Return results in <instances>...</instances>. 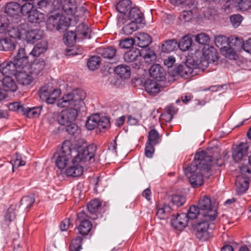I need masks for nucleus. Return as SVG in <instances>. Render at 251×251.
Segmentation results:
<instances>
[{
	"instance_id": "nucleus-27",
	"label": "nucleus",
	"mask_w": 251,
	"mask_h": 251,
	"mask_svg": "<svg viewBox=\"0 0 251 251\" xmlns=\"http://www.w3.org/2000/svg\"><path fill=\"white\" fill-rule=\"evenodd\" d=\"M16 76L19 83L23 85H29L33 81L32 76L23 70H19Z\"/></svg>"
},
{
	"instance_id": "nucleus-39",
	"label": "nucleus",
	"mask_w": 251,
	"mask_h": 251,
	"mask_svg": "<svg viewBox=\"0 0 251 251\" xmlns=\"http://www.w3.org/2000/svg\"><path fill=\"white\" fill-rule=\"evenodd\" d=\"M15 44L11 39L6 38L0 39V50L8 51L15 49Z\"/></svg>"
},
{
	"instance_id": "nucleus-38",
	"label": "nucleus",
	"mask_w": 251,
	"mask_h": 251,
	"mask_svg": "<svg viewBox=\"0 0 251 251\" xmlns=\"http://www.w3.org/2000/svg\"><path fill=\"white\" fill-rule=\"evenodd\" d=\"M177 47V42L176 39L168 40L162 45L161 50L164 52L169 53L174 51Z\"/></svg>"
},
{
	"instance_id": "nucleus-61",
	"label": "nucleus",
	"mask_w": 251,
	"mask_h": 251,
	"mask_svg": "<svg viewBox=\"0 0 251 251\" xmlns=\"http://www.w3.org/2000/svg\"><path fill=\"white\" fill-rule=\"evenodd\" d=\"M7 34L12 38H20L21 36V31L19 27H10L7 31Z\"/></svg>"
},
{
	"instance_id": "nucleus-17",
	"label": "nucleus",
	"mask_w": 251,
	"mask_h": 251,
	"mask_svg": "<svg viewBox=\"0 0 251 251\" xmlns=\"http://www.w3.org/2000/svg\"><path fill=\"white\" fill-rule=\"evenodd\" d=\"M150 76L158 81H161L165 78V72L159 64H153L149 71Z\"/></svg>"
},
{
	"instance_id": "nucleus-52",
	"label": "nucleus",
	"mask_w": 251,
	"mask_h": 251,
	"mask_svg": "<svg viewBox=\"0 0 251 251\" xmlns=\"http://www.w3.org/2000/svg\"><path fill=\"white\" fill-rule=\"evenodd\" d=\"M229 38H226L224 36L219 35L216 37L215 43L216 46L221 50L225 47L229 46Z\"/></svg>"
},
{
	"instance_id": "nucleus-30",
	"label": "nucleus",
	"mask_w": 251,
	"mask_h": 251,
	"mask_svg": "<svg viewBox=\"0 0 251 251\" xmlns=\"http://www.w3.org/2000/svg\"><path fill=\"white\" fill-rule=\"evenodd\" d=\"M45 14L40 12L36 9H33L29 12L28 15L27 20L31 23H40L43 22L45 19Z\"/></svg>"
},
{
	"instance_id": "nucleus-23",
	"label": "nucleus",
	"mask_w": 251,
	"mask_h": 251,
	"mask_svg": "<svg viewBox=\"0 0 251 251\" xmlns=\"http://www.w3.org/2000/svg\"><path fill=\"white\" fill-rule=\"evenodd\" d=\"M1 86L3 90L7 92H15L18 88L16 81L10 76H6L2 79Z\"/></svg>"
},
{
	"instance_id": "nucleus-7",
	"label": "nucleus",
	"mask_w": 251,
	"mask_h": 251,
	"mask_svg": "<svg viewBox=\"0 0 251 251\" xmlns=\"http://www.w3.org/2000/svg\"><path fill=\"white\" fill-rule=\"evenodd\" d=\"M72 149L65 143L62 144L61 149L55 153L53 158H55V165L59 169H64L72 159Z\"/></svg>"
},
{
	"instance_id": "nucleus-21",
	"label": "nucleus",
	"mask_w": 251,
	"mask_h": 251,
	"mask_svg": "<svg viewBox=\"0 0 251 251\" xmlns=\"http://www.w3.org/2000/svg\"><path fill=\"white\" fill-rule=\"evenodd\" d=\"M131 5L132 1L130 0H122L117 3L116 9L121 14L122 18L125 19L124 17L126 16L128 10H130Z\"/></svg>"
},
{
	"instance_id": "nucleus-4",
	"label": "nucleus",
	"mask_w": 251,
	"mask_h": 251,
	"mask_svg": "<svg viewBox=\"0 0 251 251\" xmlns=\"http://www.w3.org/2000/svg\"><path fill=\"white\" fill-rule=\"evenodd\" d=\"M202 217L209 221H214L217 216V209L212 204L211 198L206 195L201 197L198 203Z\"/></svg>"
},
{
	"instance_id": "nucleus-29",
	"label": "nucleus",
	"mask_w": 251,
	"mask_h": 251,
	"mask_svg": "<svg viewBox=\"0 0 251 251\" xmlns=\"http://www.w3.org/2000/svg\"><path fill=\"white\" fill-rule=\"evenodd\" d=\"M48 47V42L46 40H41L34 46L30 54L34 56L38 57L47 50Z\"/></svg>"
},
{
	"instance_id": "nucleus-33",
	"label": "nucleus",
	"mask_w": 251,
	"mask_h": 251,
	"mask_svg": "<svg viewBox=\"0 0 251 251\" xmlns=\"http://www.w3.org/2000/svg\"><path fill=\"white\" fill-rule=\"evenodd\" d=\"M92 224L89 220H83L80 222L79 225L77 227V234L85 236L90 232Z\"/></svg>"
},
{
	"instance_id": "nucleus-8",
	"label": "nucleus",
	"mask_w": 251,
	"mask_h": 251,
	"mask_svg": "<svg viewBox=\"0 0 251 251\" xmlns=\"http://www.w3.org/2000/svg\"><path fill=\"white\" fill-rule=\"evenodd\" d=\"M125 62L132 63V67L134 69L144 68V65L142 62L141 52L139 49L133 48L124 54Z\"/></svg>"
},
{
	"instance_id": "nucleus-41",
	"label": "nucleus",
	"mask_w": 251,
	"mask_h": 251,
	"mask_svg": "<svg viewBox=\"0 0 251 251\" xmlns=\"http://www.w3.org/2000/svg\"><path fill=\"white\" fill-rule=\"evenodd\" d=\"M63 39L66 45L73 47L76 42V34L73 31H67L64 34Z\"/></svg>"
},
{
	"instance_id": "nucleus-64",
	"label": "nucleus",
	"mask_w": 251,
	"mask_h": 251,
	"mask_svg": "<svg viewBox=\"0 0 251 251\" xmlns=\"http://www.w3.org/2000/svg\"><path fill=\"white\" fill-rule=\"evenodd\" d=\"M196 41L200 44L207 46L206 44L209 43L210 38L206 34L201 33L196 36Z\"/></svg>"
},
{
	"instance_id": "nucleus-46",
	"label": "nucleus",
	"mask_w": 251,
	"mask_h": 251,
	"mask_svg": "<svg viewBox=\"0 0 251 251\" xmlns=\"http://www.w3.org/2000/svg\"><path fill=\"white\" fill-rule=\"evenodd\" d=\"M83 240V238L80 236L72 240L70 245V251H80L82 249Z\"/></svg>"
},
{
	"instance_id": "nucleus-28",
	"label": "nucleus",
	"mask_w": 251,
	"mask_h": 251,
	"mask_svg": "<svg viewBox=\"0 0 251 251\" xmlns=\"http://www.w3.org/2000/svg\"><path fill=\"white\" fill-rule=\"evenodd\" d=\"M5 12L11 17L18 16L20 13V4L17 2L8 3L5 7Z\"/></svg>"
},
{
	"instance_id": "nucleus-58",
	"label": "nucleus",
	"mask_w": 251,
	"mask_h": 251,
	"mask_svg": "<svg viewBox=\"0 0 251 251\" xmlns=\"http://www.w3.org/2000/svg\"><path fill=\"white\" fill-rule=\"evenodd\" d=\"M9 25V21L6 16H0V33H6Z\"/></svg>"
},
{
	"instance_id": "nucleus-31",
	"label": "nucleus",
	"mask_w": 251,
	"mask_h": 251,
	"mask_svg": "<svg viewBox=\"0 0 251 251\" xmlns=\"http://www.w3.org/2000/svg\"><path fill=\"white\" fill-rule=\"evenodd\" d=\"M45 61L42 58L36 59L30 65L31 72L34 75H39L45 68Z\"/></svg>"
},
{
	"instance_id": "nucleus-9",
	"label": "nucleus",
	"mask_w": 251,
	"mask_h": 251,
	"mask_svg": "<svg viewBox=\"0 0 251 251\" xmlns=\"http://www.w3.org/2000/svg\"><path fill=\"white\" fill-rule=\"evenodd\" d=\"M201 219V221L197 223L195 227L197 230L196 236L200 240H205L208 237V234L210 233L209 230L214 228V225L212 223L214 221H209L203 217Z\"/></svg>"
},
{
	"instance_id": "nucleus-32",
	"label": "nucleus",
	"mask_w": 251,
	"mask_h": 251,
	"mask_svg": "<svg viewBox=\"0 0 251 251\" xmlns=\"http://www.w3.org/2000/svg\"><path fill=\"white\" fill-rule=\"evenodd\" d=\"M114 71L117 75L124 79L129 77L131 74L130 68L123 64L117 66L115 68Z\"/></svg>"
},
{
	"instance_id": "nucleus-49",
	"label": "nucleus",
	"mask_w": 251,
	"mask_h": 251,
	"mask_svg": "<svg viewBox=\"0 0 251 251\" xmlns=\"http://www.w3.org/2000/svg\"><path fill=\"white\" fill-rule=\"evenodd\" d=\"M221 53L226 57L230 59H236L237 57L236 51L231 47L227 46L222 49Z\"/></svg>"
},
{
	"instance_id": "nucleus-20",
	"label": "nucleus",
	"mask_w": 251,
	"mask_h": 251,
	"mask_svg": "<svg viewBox=\"0 0 251 251\" xmlns=\"http://www.w3.org/2000/svg\"><path fill=\"white\" fill-rule=\"evenodd\" d=\"M146 92L151 96H155L160 92V87L155 81L148 79L144 83Z\"/></svg>"
},
{
	"instance_id": "nucleus-36",
	"label": "nucleus",
	"mask_w": 251,
	"mask_h": 251,
	"mask_svg": "<svg viewBox=\"0 0 251 251\" xmlns=\"http://www.w3.org/2000/svg\"><path fill=\"white\" fill-rule=\"evenodd\" d=\"M42 109V106L25 108L23 114L28 118L38 117L40 115Z\"/></svg>"
},
{
	"instance_id": "nucleus-59",
	"label": "nucleus",
	"mask_w": 251,
	"mask_h": 251,
	"mask_svg": "<svg viewBox=\"0 0 251 251\" xmlns=\"http://www.w3.org/2000/svg\"><path fill=\"white\" fill-rule=\"evenodd\" d=\"M11 161V162H13V167H16L18 168L25 164V161L22 160L21 154L17 152L14 154Z\"/></svg>"
},
{
	"instance_id": "nucleus-10",
	"label": "nucleus",
	"mask_w": 251,
	"mask_h": 251,
	"mask_svg": "<svg viewBox=\"0 0 251 251\" xmlns=\"http://www.w3.org/2000/svg\"><path fill=\"white\" fill-rule=\"evenodd\" d=\"M55 11H59L62 14L72 16L76 8L75 0H56L54 1Z\"/></svg>"
},
{
	"instance_id": "nucleus-24",
	"label": "nucleus",
	"mask_w": 251,
	"mask_h": 251,
	"mask_svg": "<svg viewBox=\"0 0 251 251\" xmlns=\"http://www.w3.org/2000/svg\"><path fill=\"white\" fill-rule=\"evenodd\" d=\"M128 18L131 21L141 24L144 20L143 14L137 7H133L128 12Z\"/></svg>"
},
{
	"instance_id": "nucleus-47",
	"label": "nucleus",
	"mask_w": 251,
	"mask_h": 251,
	"mask_svg": "<svg viewBox=\"0 0 251 251\" xmlns=\"http://www.w3.org/2000/svg\"><path fill=\"white\" fill-rule=\"evenodd\" d=\"M138 24L135 22L131 21V22L125 25L123 27L122 31L126 35H130L139 28Z\"/></svg>"
},
{
	"instance_id": "nucleus-45",
	"label": "nucleus",
	"mask_w": 251,
	"mask_h": 251,
	"mask_svg": "<svg viewBox=\"0 0 251 251\" xmlns=\"http://www.w3.org/2000/svg\"><path fill=\"white\" fill-rule=\"evenodd\" d=\"M76 31L78 34L82 35L85 38H90L91 30L88 25L84 23H82L76 27Z\"/></svg>"
},
{
	"instance_id": "nucleus-16",
	"label": "nucleus",
	"mask_w": 251,
	"mask_h": 251,
	"mask_svg": "<svg viewBox=\"0 0 251 251\" xmlns=\"http://www.w3.org/2000/svg\"><path fill=\"white\" fill-rule=\"evenodd\" d=\"M56 0H35L34 6L37 8L42 9L46 13L55 11L54 1Z\"/></svg>"
},
{
	"instance_id": "nucleus-1",
	"label": "nucleus",
	"mask_w": 251,
	"mask_h": 251,
	"mask_svg": "<svg viewBox=\"0 0 251 251\" xmlns=\"http://www.w3.org/2000/svg\"><path fill=\"white\" fill-rule=\"evenodd\" d=\"M86 97L84 91L80 89L74 90L64 95L58 101L57 106L64 108L71 107L61 111L57 117V121L61 125L65 126L73 123L78 116V111L85 106L83 101Z\"/></svg>"
},
{
	"instance_id": "nucleus-55",
	"label": "nucleus",
	"mask_w": 251,
	"mask_h": 251,
	"mask_svg": "<svg viewBox=\"0 0 251 251\" xmlns=\"http://www.w3.org/2000/svg\"><path fill=\"white\" fill-rule=\"evenodd\" d=\"M34 202L35 199L33 197L26 196L22 198L20 203L21 205L23 206V208L26 209L30 208Z\"/></svg>"
},
{
	"instance_id": "nucleus-62",
	"label": "nucleus",
	"mask_w": 251,
	"mask_h": 251,
	"mask_svg": "<svg viewBox=\"0 0 251 251\" xmlns=\"http://www.w3.org/2000/svg\"><path fill=\"white\" fill-rule=\"evenodd\" d=\"M232 3L238 4V6L244 10H247L251 7L250 0H231Z\"/></svg>"
},
{
	"instance_id": "nucleus-57",
	"label": "nucleus",
	"mask_w": 251,
	"mask_h": 251,
	"mask_svg": "<svg viewBox=\"0 0 251 251\" xmlns=\"http://www.w3.org/2000/svg\"><path fill=\"white\" fill-rule=\"evenodd\" d=\"M185 198L181 195H174L172 196L171 201L177 207L182 206L185 202Z\"/></svg>"
},
{
	"instance_id": "nucleus-13",
	"label": "nucleus",
	"mask_w": 251,
	"mask_h": 251,
	"mask_svg": "<svg viewBox=\"0 0 251 251\" xmlns=\"http://www.w3.org/2000/svg\"><path fill=\"white\" fill-rule=\"evenodd\" d=\"M249 147L246 143H241L233 149L232 157L235 162L241 161L247 155Z\"/></svg>"
},
{
	"instance_id": "nucleus-18",
	"label": "nucleus",
	"mask_w": 251,
	"mask_h": 251,
	"mask_svg": "<svg viewBox=\"0 0 251 251\" xmlns=\"http://www.w3.org/2000/svg\"><path fill=\"white\" fill-rule=\"evenodd\" d=\"M250 181L249 177L237 176L235 181L237 192L240 194L246 192L249 188Z\"/></svg>"
},
{
	"instance_id": "nucleus-60",
	"label": "nucleus",
	"mask_w": 251,
	"mask_h": 251,
	"mask_svg": "<svg viewBox=\"0 0 251 251\" xmlns=\"http://www.w3.org/2000/svg\"><path fill=\"white\" fill-rule=\"evenodd\" d=\"M34 4L31 3L30 2H26L22 6L20 5V13L23 15H26L29 14V12L32 10L34 7Z\"/></svg>"
},
{
	"instance_id": "nucleus-44",
	"label": "nucleus",
	"mask_w": 251,
	"mask_h": 251,
	"mask_svg": "<svg viewBox=\"0 0 251 251\" xmlns=\"http://www.w3.org/2000/svg\"><path fill=\"white\" fill-rule=\"evenodd\" d=\"M14 63L18 70H23L29 66L28 56L21 58H14Z\"/></svg>"
},
{
	"instance_id": "nucleus-25",
	"label": "nucleus",
	"mask_w": 251,
	"mask_h": 251,
	"mask_svg": "<svg viewBox=\"0 0 251 251\" xmlns=\"http://www.w3.org/2000/svg\"><path fill=\"white\" fill-rule=\"evenodd\" d=\"M43 31L39 29H31L26 32L25 40L28 43L34 44L43 37Z\"/></svg>"
},
{
	"instance_id": "nucleus-42",
	"label": "nucleus",
	"mask_w": 251,
	"mask_h": 251,
	"mask_svg": "<svg viewBox=\"0 0 251 251\" xmlns=\"http://www.w3.org/2000/svg\"><path fill=\"white\" fill-rule=\"evenodd\" d=\"M201 213V212L200 211V209L198 208V205L196 206L195 205H193L190 207L186 215L188 220H193L198 217H200V218H202V213Z\"/></svg>"
},
{
	"instance_id": "nucleus-19",
	"label": "nucleus",
	"mask_w": 251,
	"mask_h": 251,
	"mask_svg": "<svg viewBox=\"0 0 251 251\" xmlns=\"http://www.w3.org/2000/svg\"><path fill=\"white\" fill-rule=\"evenodd\" d=\"M157 208L156 216L160 219H167L175 214L173 208L168 204H164L161 207L157 206Z\"/></svg>"
},
{
	"instance_id": "nucleus-12",
	"label": "nucleus",
	"mask_w": 251,
	"mask_h": 251,
	"mask_svg": "<svg viewBox=\"0 0 251 251\" xmlns=\"http://www.w3.org/2000/svg\"><path fill=\"white\" fill-rule=\"evenodd\" d=\"M77 158L72 160L71 165L65 170V174L68 176L78 177L83 173L84 168L77 161Z\"/></svg>"
},
{
	"instance_id": "nucleus-56",
	"label": "nucleus",
	"mask_w": 251,
	"mask_h": 251,
	"mask_svg": "<svg viewBox=\"0 0 251 251\" xmlns=\"http://www.w3.org/2000/svg\"><path fill=\"white\" fill-rule=\"evenodd\" d=\"M98 122V128L100 130L105 129L108 128L110 126V123L109 118L107 117H102L100 118L99 116Z\"/></svg>"
},
{
	"instance_id": "nucleus-14",
	"label": "nucleus",
	"mask_w": 251,
	"mask_h": 251,
	"mask_svg": "<svg viewBox=\"0 0 251 251\" xmlns=\"http://www.w3.org/2000/svg\"><path fill=\"white\" fill-rule=\"evenodd\" d=\"M188 220L185 213L177 214L176 216H173L171 219V224L175 228L181 230L183 229L188 224Z\"/></svg>"
},
{
	"instance_id": "nucleus-22",
	"label": "nucleus",
	"mask_w": 251,
	"mask_h": 251,
	"mask_svg": "<svg viewBox=\"0 0 251 251\" xmlns=\"http://www.w3.org/2000/svg\"><path fill=\"white\" fill-rule=\"evenodd\" d=\"M142 59L143 58V64L147 65L152 64L156 60V55L154 51L151 49H147L141 51Z\"/></svg>"
},
{
	"instance_id": "nucleus-26",
	"label": "nucleus",
	"mask_w": 251,
	"mask_h": 251,
	"mask_svg": "<svg viewBox=\"0 0 251 251\" xmlns=\"http://www.w3.org/2000/svg\"><path fill=\"white\" fill-rule=\"evenodd\" d=\"M136 41L139 47L145 48L151 43V38L145 33H138L136 35Z\"/></svg>"
},
{
	"instance_id": "nucleus-48",
	"label": "nucleus",
	"mask_w": 251,
	"mask_h": 251,
	"mask_svg": "<svg viewBox=\"0 0 251 251\" xmlns=\"http://www.w3.org/2000/svg\"><path fill=\"white\" fill-rule=\"evenodd\" d=\"M65 126L66 131L69 134L74 136H76L80 133V128L76 124L74 123H72Z\"/></svg>"
},
{
	"instance_id": "nucleus-63",
	"label": "nucleus",
	"mask_w": 251,
	"mask_h": 251,
	"mask_svg": "<svg viewBox=\"0 0 251 251\" xmlns=\"http://www.w3.org/2000/svg\"><path fill=\"white\" fill-rule=\"evenodd\" d=\"M230 20L232 26L236 28L241 24L243 20V17L240 14L232 15L230 17Z\"/></svg>"
},
{
	"instance_id": "nucleus-34",
	"label": "nucleus",
	"mask_w": 251,
	"mask_h": 251,
	"mask_svg": "<svg viewBox=\"0 0 251 251\" xmlns=\"http://www.w3.org/2000/svg\"><path fill=\"white\" fill-rule=\"evenodd\" d=\"M198 60L193 59L192 60H188L185 64H184V77L191 75L193 72L194 69H201L200 68L196 66L197 64H199Z\"/></svg>"
},
{
	"instance_id": "nucleus-6",
	"label": "nucleus",
	"mask_w": 251,
	"mask_h": 251,
	"mask_svg": "<svg viewBox=\"0 0 251 251\" xmlns=\"http://www.w3.org/2000/svg\"><path fill=\"white\" fill-rule=\"evenodd\" d=\"M218 59V53L215 48L209 46H204L202 49V55L200 59H197L199 64L196 66L203 70L209 63H214Z\"/></svg>"
},
{
	"instance_id": "nucleus-53",
	"label": "nucleus",
	"mask_w": 251,
	"mask_h": 251,
	"mask_svg": "<svg viewBox=\"0 0 251 251\" xmlns=\"http://www.w3.org/2000/svg\"><path fill=\"white\" fill-rule=\"evenodd\" d=\"M101 202L98 199L91 200L87 204V208L91 214L96 213L101 206Z\"/></svg>"
},
{
	"instance_id": "nucleus-54",
	"label": "nucleus",
	"mask_w": 251,
	"mask_h": 251,
	"mask_svg": "<svg viewBox=\"0 0 251 251\" xmlns=\"http://www.w3.org/2000/svg\"><path fill=\"white\" fill-rule=\"evenodd\" d=\"M49 97H48V99L46 100V102L48 104H53L54 103L57 99L59 97L61 94V90L59 89H54L50 90Z\"/></svg>"
},
{
	"instance_id": "nucleus-35",
	"label": "nucleus",
	"mask_w": 251,
	"mask_h": 251,
	"mask_svg": "<svg viewBox=\"0 0 251 251\" xmlns=\"http://www.w3.org/2000/svg\"><path fill=\"white\" fill-rule=\"evenodd\" d=\"M99 53L104 58L112 59L116 54V50L112 46L101 48L98 50Z\"/></svg>"
},
{
	"instance_id": "nucleus-15",
	"label": "nucleus",
	"mask_w": 251,
	"mask_h": 251,
	"mask_svg": "<svg viewBox=\"0 0 251 251\" xmlns=\"http://www.w3.org/2000/svg\"><path fill=\"white\" fill-rule=\"evenodd\" d=\"M19 70L14 62L12 61H5L0 65V72L4 77L16 76Z\"/></svg>"
},
{
	"instance_id": "nucleus-5",
	"label": "nucleus",
	"mask_w": 251,
	"mask_h": 251,
	"mask_svg": "<svg viewBox=\"0 0 251 251\" xmlns=\"http://www.w3.org/2000/svg\"><path fill=\"white\" fill-rule=\"evenodd\" d=\"M218 59V53L215 48L209 46H204L202 49V55L200 59H197L199 64L196 66L203 70L209 63H214Z\"/></svg>"
},
{
	"instance_id": "nucleus-2",
	"label": "nucleus",
	"mask_w": 251,
	"mask_h": 251,
	"mask_svg": "<svg viewBox=\"0 0 251 251\" xmlns=\"http://www.w3.org/2000/svg\"><path fill=\"white\" fill-rule=\"evenodd\" d=\"M212 156L204 151L196 153L193 161L185 170V174L189 177L191 186L197 188L203 183V175L211 169Z\"/></svg>"
},
{
	"instance_id": "nucleus-11",
	"label": "nucleus",
	"mask_w": 251,
	"mask_h": 251,
	"mask_svg": "<svg viewBox=\"0 0 251 251\" xmlns=\"http://www.w3.org/2000/svg\"><path fill=\"white\" fill-rule=\"evenodd\" d=\"M96 151V147L94 145H90L81 149L74 158H77V161L80 163L90 161L94 156Z\"/></svg>"
},
{
	"instance_id": "nucleus-3",
	"label": "nucleus",
	"mask_w": 251,
	"mask_h": 251,
	"mask_svg": "<svg viewBox=\"0 0 251 251\" xmlns=\"http://www.w3.org/2000/svg\"><path fill=\"white\" fill-rule=\"evenodd\" d=\"M88 13L87 9L85 6H81L78 8L76 7L71 17L67 18L59 13L50 16L48 19L47 27L50 30L64 31L70 26V21L74 20L75 23L81 22L85 19L86 15Z\"/></svg>"
},
{
	"instance_id": "nucleus-37",
	"label": "nucleus",
	"mask_w": 251,
	"mask_h": 251,
	"mask_svg": "<svg viewBox=\"0 0 251 251\" xmlns=\"http://www.w3.org/2000/svg\"><path fill=\"white\" fill-rule=\"evenodd\" d=\"M228 44L229 46L231 47L236 51H240L242 49H244L243 40L237 37L229 38Z\"/></svg>"
},
{
	"instance_id": "nucleus-50",
	"label": "nucleus",
	"mask_w": 251,
	"mask_h": 251,
	"mask_svg": "<svg viewBox=\"0 0 251 251\" xmlns=\"http://www.w3.org/2000/svg\"><path fill=\"white\" fill-rule=\"evenodd\" d=\"M99 115H94L90 116L86 123V127L88 130L94 129L95 127H98Z\"/></svg>"
},
{
	"instance_id": "nucleus-40",
	"label": "nucleus",
	"mask_w": 251,
	"mask_h": 251,
	"mask_svg": "<svg viewBox=\"0 0 251 251\" xmlns=\"http://www.w3.org/2000/svg\"><path fill=\"white\" fill-rule=\"evenodd\" d=\"M192 43V39L188 36H184L180 39L179 43H177V46L180 50L184 51L189 50Z\"/></svg>"
},
{
	"instance_id": "nucleus-51",
	"label": "nucleus",
	"mask_w": 251,
	"mask_h": 251,
	"mask_svg": "<svg viewBox=\"0 0 251 251\" xmlns=\"http://www.w3.org/2000/svg\"><path fill=\"white\" fill-rule=\"evenodd\" d=\"M100 63V57L98 56H93L89 58L87 65L90 70L94 71L99 67Z\"/></svg>"
},
{
	"instance_id": "nucleus-43",
	"label": "nucleus",
	"mask_w": 251,
	"mask_h": 251,
	"mask_svg": "<svg viewBox=\"0 0 251 251\" xmlns=\"http://www.w3.org/2000/svg\"><path fill=\"white\" fill-rule=\"evenodd\" d=\"M159 135L155 129H152L149 131L148 135L147 143L156 145L159 143Z\"/></svg>"
}]
</instances>
